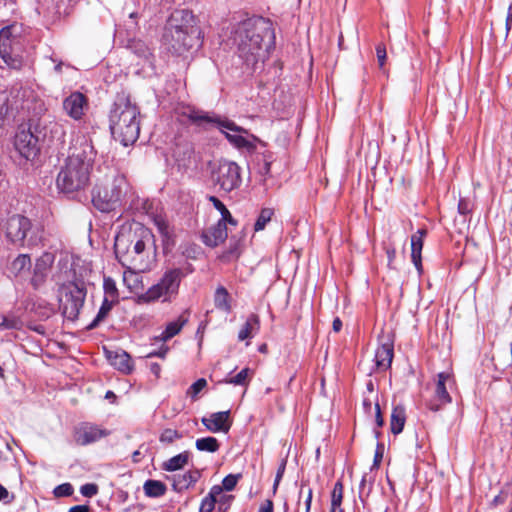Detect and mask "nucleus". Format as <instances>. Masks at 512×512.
Listing matches in <instances>:
<instances>
[{
  "mask_svg": "<svg viewBox=\"0 0 512 512\" xmlns=\"http://www.w3.org/2000/svg\"><path fill=\"white\" fill-rule=\"evenodd\" d=\"M234 43L247 64L265 61L275 44L271 21L257 17L242 22L235 30Z\"/></svg>",
  "mask_w": 512,
  "mask_h": 512,
  "instance_id": "1",
  "label": "nucleus"
},
{
  "mask_svg": "<svg viewBox=\"0 0 512 512\" xmlns=\"http://www.w3.org/2000/svg\"><path fill=\"white\" fill-rule=\"evenodd\" d=\"M94 157V148L87 140L74 148L58 172L57 189L64 194L84 190L90 183Z\"/></svg>",
  "mask_w": 512,
  "mask_h": 512,
  "instance_id": "2",
  "label": "nucleus"
},
{
  "mask_svg": "<svg viewBox=\"0 0 512 512\" xmlns=\"http://www.w3.org/2000/svg\"><path fill=\"white\" fill-rule=\"evenodd\" d=\"M109 127L113 138L123 146L134 144L140 134V110L130 98L118 95L109 114Z\"/></svg>",
  "mask_w": 512,
  "mask_h": 512,
  "instance_id": "3",
  "label": "nucleus"
},
{
  "mask_svg": "<svg viewBox=\"0 0 512 512\" xmlns=\"http://www.w3.org/2000/svg\"><path fill=\"white\" fill-rule=\"evenodd\" d=\"M193 15L187 10L175 11L169 18L163 35L168 51L183 56L199 45V31L192 25Z\"/></svg>",
  "mask_w": 512,
  "mask_h": 512,
  "instance_id": "4",
  "label": "nucleus"
},
{
  "mask_svg": "<svg viewBox=\"0 0 512 512\" xmlns=\"http://www.w3.org/2000/svg\"><path fill=\"white\" fill-rule=\"evenodd\" d=\"M128 183L123 175L115 176L111 182L96 186L93 190V205L101 212L114 210L126 194Z\"/></svg>",
  "mask_w": 512,
  "mask_h": 512,
  "instance_id": "5",
  "label": "nucleus"
},
{
  "mask_svg": "<svg viewBox=\"0 0 512 512\" xmlns=\"http://www.w3.org/2000/svg\"><path fill=\"white\" fill-rule=\"evenodd\" d=\"M182 276V271L179 268L167 270L159 282L142 294L139 300L145 303L159 299H162L163 302H171L178 294Z\"/></svg>",
  "mask_w": 512,
  "mask_h": 512,
  "instance_id": "6",
  "label": "nucleus"
},
{
  "mask_svg": "<svg viewBox=\"0 0 512 512\" xmlns=\"http://www.w3.org/2000/svg\"><path fill=\"white\" fill-rule=\"evenodd\" d=\"M20 32L17 24L5 26L0 30V57L5 65L12 69H20L23 64L18 48Z\"/></svg>",
  "mask_w": 512,
  "mask_h": 512,
  "instance_id": "7",
  "label": "nucleus"
},
{
  "mask_svg": "<svg viewBox=\"0 0 512 512\" xmlns=\"http://www.w3.org/2000/svg\"><path fill=\"white\" fill-rule=\"evenodd\" d=\"M32 91L28 88L13 87L5 96L0 106V121L2 125L9 123L22 111L31 109Z\"/></svg>",
  "mask_w": 512,
  "mask_h": 512,
  "instance_id": "8",
  "label": "nucleus"
},
{
  "mask_svg": "<svg viewBox=\"0 0 512 512\" xmlns=\"http://www.w3.org/2000/svg\"><path fill=\"white\" fill-rule=\"evenodd\" d=\"M85 296V289L76 283L69 282L60 287L59 307L65 318L72 321L77 319L84 304Z\"/></svg>",
  "mask_w": 512,
  "mask_h": 512,
  "instance_id": "9",
  "label": "nucleus"
},
{
  "mask_svg": "<svg viewBox=\"0 0 512 512\" xmlns=\"http://www.w3.org/2000/svg\"><path fill=\"white\" fill-rule=\"evenodd\" d=\"M212 126H216L225 134L227 140L237 149L253 152L256 149V143L260 141L256 136L228 119H221L216 116V121Z\"/></svg>",
  "mask_w": 512,
  "mask_h": 512,
  "instance_id": "10",
  "label": "nucleus"
},
{
  "mask_svg": "<svg viewBox=\"0 0 512 512\" xmlns=\"http://www.w3.org/2000/svg\"><path fill=\"white\" fill-rule=\"evenodd\" d=\"M31 228V221L27 217L19 214L8 217L3 224V230L7 240L18 246H34L37 244L36 237L33 235L28 237Z\"/></svg>",
  "mask_w": 512,
  "mask_h": 512,
  "instance_id": "11",
  "label": "nucleus"
},
{
  "mask_svg": "<svg viewBox=\"0 0 512 512\" xmlns=\"http://www.w3.org/2000/svg\"><path fill=\"white\" fill-rule=\"evenodd\" d=\"M212 179L219 188L230 192L241 183L240 167L231 161H222L212 173Z\"/></svg>",
  "mask_w": 512,
  "mask_h": 512,
  "instance_id": "12",
  "label": "nucleus"
},
{
  "mask_svg": "<svg viewBox=\"0 0 512 512\" xmlns=\"http://www.w3.org/2000/svg\"><path fill=\"white\" fill-rule=\"evenodd\" d=\"M176 118L182 124H194L202 128H208L216 121V116L198 110L189 105L179 106L175 110Z\"/></svg>",
  "mask_w": 512,
  "mask_h": 512,
  "instance_id": "13",
  "label": "nucleus"
},
{
  "mask_svg": "<svg viewBox=\"0 0 512 512\" xmlns=\"http://www.w3.org/2000/svg\"><path fill=\"white\" fill-rule=\"evenodd\" d=\"M454 384L453 376L449 372H441L437 375L434 398L429 404V408L438 411L442 406L451 403L452 399L448 392Z\"/></svg>",
  "mask_w": 512,
  "mask_h": 512,
  "instance_id": "14",
  "label": "nucleus"
},
{
  "mask_svg": "<svg viewBox=\"0 0 512 512\" xmlns=\"http://www.w3.org/2000/svg\"><path fill=\"white\" fill-rule=\"evenodd\" d=\"M87 97L80 92H73L63 100V110L74 120H81L88 110Z\"/></svg>",
  "mask_w": 512,
  "mask_h": 512,
  "instance_id": "15",
  "label": "nucleus"
},
{
  "mask_svg": "<svg viewBox=\"0 0 512 512\" xmlns=\"http://www.w3.org/2000/svg\"><path fill=\"white\" fill-rule=\"evenodd\" d=\"M109 435V431L97 425L83 423L75 430V441L80 445H88Z\"/></svg>",
  "mask_w": 512,
  "mask_h": 512,
  "instance_id": "16",
  "label": "nucleus"
},
{
  "mask_svg": "<svg viewBox=\"0 0 512 512\" xmlns=\"http://www.w3.org/2000/svg\"><path fill=\"white\" fill-rule=\"evenodd\" d=\"M15 148L25 159L34 158L38 153L37 139L27 130L19 131L15 136Z\"/></svg>",
  "mask_w": 512,
  "mask_h": 512,
  "instance_id": "17",
  "label": "nucleus"
},
{
  "mask_svg": "<svg viewBox=\"0 0 512 512\" xmlns=\"http://www.w3.org/2000/svg\"><path fill=\"white\" fill-rule=\"evenodd\" d=\"M230 411L215 412L201 419L202 424L212 433H227L231 427Z\"/></svg>",
  "mask_w": 512,
  "mask_h": 512,
  "instance_id": "18",
  "label": "nucleus"
},
{
  "mask_svg": "<svg viewBox=\"0 0 512 512\" xmlns=\"http://www.w3.org/2000/svg\"><path fill=\"white\" fill-rule=\"evenodd\" d=\"M55 256L50 252L43 253L37 260L34 266V273L31 283L35 288H38L44 282L51 266L53 265Z\"/></svg>",
  "mask_w": 512,
  "mask_h": 512,
  "instance_id": "19",
  "label": "nucleus"
},
{
  "mask_svg": "<svg viewBox=\"0 0 512 512\" xmlns=\"http://www.w3.org/2000/svg\"><path fill=\"white\" fill-rule=\"evenodd\" d=\"M105 355L109 363L124 374H129L133 370V363L130 355L124 350H107Z\"/></svg>",
  "mask_w": 512,
  "mask_h": 512,
  "instance_id": "20",
  "label": "nucleus"
},
{
  "mask_svg": "<svg viewBox=\"0 0 512 512\" xmlns=\"http://www.w3.org/2000/svg\"><path fill=\"white\" fill-rule=\"evenodd\" d=\"M227 224L224 221H218L216 225L208 229L203 234V241L210 247H216L223 243L228 236Z\"/></svg>",
  "mask_w": 512,
  "mask_h": 512,
  "instance_id": "21",
  "label": "nucleus"
},
{
  "mask_svg": "<svg viewBox=\"0 0 512 512\" xmlns=\"http://www.w3.org/2000/svg\"><path fill=\"white\" fill-rule=\"evenodd\" d=\"M426 234V229H419L411 236V260L419 273L422 271L421 253Z\"/></svg>",
  "mask_w": 512,
  "mask_h": 512,
  "instance_id": "22",
  "label": "nucleus"
},
{
  "mask_svg": "<svg viewBox=\"0 0 512 512\" xmlns=\"http://www.w3.org/2000/svg\"><path fill=\"white\" fill-rule=\"evenodd\" d=\"M393 359V344L386 342L379 346L375 352V364L378 369L386 370L391 366Z\"/></svg>",
  "mask_w": 512,
  "mask_h": 512,
  "instance_id": "23",
  "label": "nucleus"
},
{
  "mask_svg": "<svg viewBox=\"0 0 512 512\" xmlns=\"http://www.w3.org/2000/svg\"><path fill=\"white\" fill-rule=\"evenodd\" d=\"M260 329V319L256 314H250L238 332V340L245 341L252 339Z\"/></svg>",
  "mask_w": 512,
  "mask_h": 512,
  "instance_id": "24",
  "label": "nucleus"
},
{
  "mask_svg": "<svg viewBox=\"0 0 512 512\" xmlns=\"http://www.w3.org/2000/svg\"><path fill=\"white\" fill-rule=\"evenodd\" d=\"M134 238L135 242L133 244L132 252L136 256L140 257L144 253L146 245L151 243L152 234L148 229L138 227L135 231Z\"/></svg>",
  "mask_w": 512,
  "mask_h": 512,
  "instance_id": "25",
  "label": "nucleus"
},
{
  "mask_svg": "<svg viewBox=\"0 0 512 512\" xmlns=\"http://www.w3.org/2000/svg\"><path fill=\"white\" fill-rule=\"evenodd\" d=\"M188 322V316L183 313L176 320L169 322L161 335L157 337L160 341L166 342L177 335Z\"/></svg>",
  "mask_w": 512,
  "mask_h": 512,
  "instance_id": "26",
  "label": "nucleus"
},
{
  "mask_svg": "<svg viewBox=\"0 0 512 512\" xmlns=\"http://www.w3.org/2000/svg\"><path fill=\"white\" fill-rule=\"evenodd\" d=\"M406 422V413L403 406H396L393 408L390 419V429L395 435L403 431Z\"/></svg>",
  "mask_w": 512,
  "mask_h": 512,
  "instance_id": "27",
  "label": "nucleus"
},
{
  "mask_svg": "<svg viewBox=\"0 0 512 512\" xmlns=\"http://www.w3.org/2000/svg\"><path fill=\"white\" fill-rule=\"evenodd\" d=\"M30 268V256L28 254H20L12 261L9 270L14 276H20L29 272Z\"/></svg>",
  "mask_w": 512,
  "mask_h": 512,
  "instance_id": "28",
  "label": "nucleus"
},
{
  "mask_svg": "<svg viewBox=\"0 0 512 512\" xmlns=\"http://www.w3.org/2000/svg\"><path fill=\"white\" fill-rule=\"evenodd\" d=\"M218 496L226 497L222 494V488L215 485L211 488L209 494L202 500L199 512H213Z\"/></svg>",
  "mask_w": 512,
  "mask_h": 512,
  "instance_id": "29",
  "label": "nucleus"
},
{
  "mask_svg": "<svg viewBox=\"0 0 512 512\" xmlns=\"http://www.w3.org/2000/svg\"><path fill=\"white\" fill-rule=\"evenodd\" d=\"M214 305L217 309L225 313H230L232 310L230 295L223 286L218 287L215 291Z\"/></svg>",
  "mask_w": 512,
  "mask_h": 512,
  "instance_id": "30",
  "label": "nucleus"
},
{
  "mask_svg": "<svg viewBox=\"0 0 512 512\" xmlns=\"http://www.w3.org/2000/svg\"><path fill=\"white\" fill-rule=\"evenodd\" d=\"M200 478V472L198 470L187 471L182 475H178L174 480V486L178 490L189 488L195 484Z\"/></svg>",
  "mask_w": 512,
  "mask_h": 512,
  "instance_id": "31",
  "label": "nucleus"
},
{
  "mask_svg": "<svg viewBox=\"0 0 512 512\" xmlns=\"http://www.w3.org/2000/svg\"><path fill=\"white\" fill-rule=\"evenodd\" d=\"M123 284L131 292H138L143 287L141 276L129 267L123 272Z\"/></svg>",
  "mask_w": 512,
  "mask_h": 512,
  "instance_id": "32",
  "label": "nucleus"
},
{
  "mask_svg": "<svg viewBox=\"0 0 512 512\" xmlns=\"http://www.w3.org/2000/svg\"><path fill=\"white\" fill-rule=\"evenodd\" d=\"M189 457V452L185 451L165 461L162 467L166 471L179 470L188 463Z\"/></svg>",
  "mask_w": 512,
  "mask_h": 512,
  "instance_id": "33",
  "label": "nucleus"
},
{
  "mask_svg": "<svg viewBox=\"0 0 512 512\" xmlns=\"http://www.w3.org/2000/svg\"><path fill=\"white\" fill-rule=\"evenodd\" d=\"M253 376V371L250 368H244L234 376L227 377L224 382L233 384L235 386H248Z\"/></svg>",
  "mask_w": 512,
  "mask_h": 512,
  "instance_id": "34",
  "label": "nucleus"
},
{
  "mask_svg": "<svg viewBox=\"0 0 512 512\" xmlns=\"http://www.w3.org/2000/svg\"><path fill=\"white\" fill-rule=\"evenodd\" d=\"M154 224L163 237L164 245H173L174 241L168 222L162 216H156L154 217Z\"/></svg>",
  "mask_w": 512,
  "mask_h": 512,
  "instance_id": "35",
  "label": "nucleus"
},
{
  "mask_svg": "<svg viewBox=\"0 0 512 512\" xmlns=\"http://www.w3.org/2000/svg\"><path fill=\"white\" fill-rule=\"evenodd\" d=\"M195 446L199 451L214 453L219 450L220 444L215 437L209 436L197 439Z\"/></svg>",
  "mask_w": 512,
  "mask_h": 512,
  "instance_id": "36",
  "label": "nucleus"
},
{
  "mask_svg": "<svg viewBox=\"0 0 512 512\" xmlns=\"http://www.w3.org/2000/svg\"><path fill=\"white\" fill-rule=\"evenodd\" d=\"M143 488L145 494L149 497H159L166 492L165 484L157 480H147Z\"/></svg>",
  "mask_w": 512,
  "mask_h": 512,
  "instance_id": "37",
  "label": "nucleus"
},
{
  "mask_svg": "<svg viewBox=\"0 0 512 512\" xmlns=\"http://www.w3.org/2000/svg\"><path fill=\"white\" fill-rule=\"evenodd\" d=\"M209 200L212 202L213 206L221 213V219L219 221H224V223L236 226V220L232 217L226 206L217 197L210 196Z\"/></svg>",
  "mask_w": 512,
  "mask_h": 512,
  "instance_id": "38",
  "label": "nucleus"
},
{
  "mask_svg": "<svg viewBox=\"0 0 512 512\" xmlns=\"http://www.w3.org/2000/svg\"><path fill=\"white\" fill-rule=\"evenodd\" d=\"M343 491H344L343 483L339 480L335 483L333 490L331 492V511L330 512H336L337 509L342 505Z\"/></svg>",
  "mask_w": 512,
  "mask_h": 512,
  "instance_id": "39",
  "label": "nucleus"
},
{
  "mask_svg": "<svg viewBox=\"0 0 512 512\" xmlns=\"http://www.w3.org/2000/svg\"><path fill=\"white\" fill-rule=\"evenodd\" d=\"M118 301H112L111 299H108V298H104L103 299V302H102V305L95 317V319L93 320V322L90 324V328H94L95 326H97V324L99 322H101L102 320L105 319V317L109 314V312L111 311V309L113 308L114 304L117 303Z\"/></svg>",
  "mask_w": 512,
  "mask_h": 512,
  "instance_id": "40",
  "label": "nucleus"
},
{
  "mask_svg": "<svg viewBox=\"0 0 512 512\" xmlns=\"http://www.w3.org/2000/svg\"><path fill=\"white\" fill-rule=\"evenodd\" d=\"M46 130L50 134L51 141L63 142L65 137V129L64 126L58 122H50L48 126H46Z\"/></svg>",
  "mask_w": 512,
  "mask_h": 512,
  "instance_id": "41",
  "label": "nucleus"
},
{
  "mask_svg": "<svg viewBox=\"0 0 512 512\" xmlns=\"http://www.w3.org/2000/svg\"><path fill=\"white\" fill-rule=\"evenodd\" d=\"M23 322L21 318L13 313L3 316L1 320L0 330H9V329H21Z\"/></svg>",
  "mask_w": 512,
  "mask_h": 512,
  "instance_id": "42",
  "label": "nucleus"
},
{
  "mask_svg": "<svg viewBox=\"0 0 512 512\" xmlns=\"http://www.w3.org/2000/svg\"><path fill=\"white\" fill-rule=\"evenodd\" d=\"M103 289L105 293L104 298L111 299L112 301H118L119 293L114 279L111 277H104Z\"/></svg>",
  "mask_w": 512,
  "mask_h": 512,
  "instance_id": "43",
  "label": "nucleus"
},
{
  "mask_svg": "<svg viewBox=\"0 0 512 512\" xmlns=\"http://www.w3.org/2000/svg\"><path fill=\"white\" fill-rule=\"evenodd\" d=\"M131 49L134 51V53L138 57L142 58L144 60V62L151 63L152 53H151L150 49L148 48V46L144 42H142V41L133 42Z\"/></svg>",
  "mask_w": 512,
  "mask_h": 512,
  "instance_id": "44",
  "label": "nucleus"
},
{
  "mask_svg": "<svg viewBox=\"0 0 512 512\" xmlns=\"http://www.w3.org/2000/svg\"><path fill=\"white\" fill-rule=\"evenodd\" d=\"M363 408H364L366 413H371L372 412L373 407H372L371 399L364 398V400H363ZM374 411H375V421H376V424H377L378 427H382L384 425V419L382 417L380 405H379L378 402L375 403Z\"/></svg>",
  "mask_w": 512,
  "mask_h": 512,
  "instance_id": "45",
  "label": "nucleus"
},
{
  "mask_svg": "<svg viewBox=\"0 0 512 512\" xmlns=\"http://www.w3.org/2000/svg\"><path fill=\"white\" fill-rule=\"evenodd\" d=\"M273 214L274 211L271 208H263L254 224V230L256 232L263 230Z\"/></svg>",
  "mask_w": 512,
  "mask_h": 512,
  "instance_id": "46",
  "label": "nucleus"
},
{
  "mask_svg": "<svg viewBox=\"0 0 512 512\" xmlns=\"http://www.w3.org/2000/svg\"><path fill=\"white\" fill-rule=\"evenodd\" d=\"M129 238H130L129 235H127L124 232H121L118 235H116L114 248H115V253H116L117 257L121 253L125 252V250H128L127 243L130 240Z\"/></svg>",
  "mask_w": 512,
  "mask_h": 512,
  "instance_id": "47",
  "label": "nucleus"
},
{
  "mask_svg": "<svg viewBox=\"0 0 512 512\" xmlns=\"http://www.w3.org/2000/svg\"><path fill=\"white\" fill-rule=\"evenodd\" d=\"M207 386V381L204 378L198 379L187 390V395L192 399H196L198 394Z\"/></svg>",
  "mask_w": 512,
  "mask_h": 512,
  "instance_id": "48",
  "label": "nucleus"
},
{
  "mask_svg": "<svg viewBox=\"0 0 512 512\" xmlns=\"http://www.w3.org/2000/svg\"><path fill=\"white\" fill-rule=\"evenodd\" d=\"M73 493V487L70 483H63L61 485H58L54 489V495L56 497H67L72 495Z\"/></svg>",
  "mask_w": 512,
  "mask_h": 512,
  "instance_id": "49",
  "label": "nucleus"
},
{
  "mask_svg": "<svg viewBox=\"0 0 512 512\" xmlns=\"http://www.w3.org/2000/svg\"><path fill=\"white\" fill-rule=\"evenodd\" d=\"M239 475H233V474H229L227 475L223 481H222V486H220L223 489H225L226 491H232L237 482H238V479H239Z\"/></svg>",
  "mask_w": 512,
  "mask_h": 512,
  "instance_id": "50",
  "label": "nucleus"
},
{
  "mask_svg": "<svg viewBox=\"0 0 512 512\" xmlns=\"http://www.w3.org/2000/svg\"><path fill=\"white\" fill-rule=\"evenodd\" d=\"M180 438V435L178 434V432L176 430H173V429H166L165 431H163V433L161 434L160 436V441L161 442H167V443H171L173 442L175 439H178Z\"/></svg>",
  "mask_w": 512,
  "mask_h": 512,
  "instance_id": "51",
  "label": "nucleus"
},
{
  "mask_svg": "<svg viewBox=\"0 0 512 512\" xmlns=\"http://www.w3.org/2000/svg\"><path fill=\"white\" fill-rule=\"evenodd\" d=\"M80 492L85 497H93L98 493V486L93 483H87L81 487Z\"/></svg>",
  "mask_w": 512,
  "mask_h": 512,
  "instance_id": "52",
  "label": "nucleus"
},
{
  "mask_svg": "<svg viewBox=\"0 0 512 512\" xmlns=\"http://www.w3.org/2000/svg\"><path fill=\"white\" fill-rule=\"evenodd\" d=\"M285 466H286V462H282L277 470L276 477H275L274 484H273V494H276L279 483H280V481L283 477L284 471H285Z\"/></svg>",
  "mask_w": 512,
  "mask_h": 512,
  "instance_id": "53",
  "label": "nucleus"
},
{
  "mask_svg": "<svg viewBox=\"0 0 512 512\" xmlns=\"http://www.w3.org/2000/svg\"><path fill=\"white\" fill-rule=\"evenodd\" d=\"M376 54H377V59H378L379 67L383 68V66L385 64V60H386V48H385V46L382 45V44L377 45V47H376Z\"/></svg>",
  "mask_w": 512,
  "mask_h": 512,
  "instance_id": "54",
  "label": "nucleus"
},
{
  "mask_svg": "<svg viewBox=\"0 0 512 512\" xmlns=\"http://www.w3.org/2000/svg\"><path fill=\"white\" fill-rule=\"evenodd\" d=\"M258 512H274V504L271 499L265 500L259 507Z\"/></svg>",
  "mask_w": 512,
  "mask_h": 512,
  "instance_id": "55",
  "label": "nucleus"
},
{
  "mask_svg": "<svg viewBox=\"0 0 512 512\" xmlns=\"http://www.w3.org/2000/svg\"><path fill=\"white\" fill-rule=\"evenodd\" d=\"M458 211L460 214L465 215L470 212L469 203L465 199H460L458 203Z\"/></svg>",
  "mask_w": 512,
  "mask_h": 512,
  "instance_id": "56",
  "label": "nucleus"
},
{
  "mask_svg": "<svg viewBox=\"0 0 512 512\" xmlns=\"http://www.w3.org/2000/svg\"><path fill=\"white\" fill-rule=\"evenodd\" d=\"M14 499L13 496H10L8 490L0 484V501H5L6 503L11 502Z\"/></svg>",
  "mask_w": 512,
  "mask_h": 512,
  "instance_id": "57",
  "label": "nucleus"
},
{
  "mask_svg": "<svg viewBox=\"0 0 512 512\" xmlns=\"http://www.w3.org/2000/svg\"><path fill=\"white\" fill-rule=\"evenodd\" d=\"M198 253V247L196 245H190L187 248H182V254L187 257H195Z\"/></svg>",
  "mask_w": 512,
  "mask_h": 512,
  "instance_id": "58",
  "label": "nucleus"
},
{
  "mask_svg": "<svg viewBox=\"0 0 512 512\" xmlns=\"http://www.w3.org/2000/svg\"><path fill=\"white\" fill-rule=\"evenodd\" d=\"M387 259H388V267L392 268V264L396 257V250L393 247H387L386 249Z\"/></svg>",
  "mask_w": 512,
  "mask_h": 512,
  "instance_id": "59",
  "label": "nucleus"
},
{
  "mask_svg": "<svg viewBox=\"0 0 512 512\" xmlns=\"http://www.w3.org/2000/svg\"><path fill=\"white\" fill-rule=\"evenodd\" d=\"M3 2V6L7 9L9 13H14L16 10V0H0Z\"/></svg>",
  "mask_w": 512,
  "mask_h": 512,
  "instance_id": "60",
  "label": "nucleus"
},
{
  "mask_svg": "<svg viewBox=\"0 0 512 512\" xmlns=\"http://www.w3.org/2000/svg\"><path fill=\"white\" fill-rule=\"evenodd\" d=\"M312 498H313V490L311 488H308L307 496H306V499H305V512H310L311 504H312Z\"/></svg>",
  "mask_w": 512,
  "mask_h": 512,
  "instance_id": "61",
  "label": "nucleus"
},
{
  "mask_svg": "<svg viewBox=\"0 0 512 512\" xmlns=\"http://www.w3.org/2000/svg\"><path fill=\"white\" fill-rule=\"evenodd\" d=\"M512 28V4L508 8L507 17H506V29L507 32Z\"/></svg>",
  "mask_w": 512,
  "mask_h": 512,
  "instance_id": "62",
  "label": "nucleus"
},
{
  "mask_svg": "<svg viewBox=\"0 0 512 512\" xmlns=\"http://www.w3.org/2000/svg\"><path fill=\"white\" fill-rule=\"evenodd\" d=\"M68 512H90V509L87 505H76L71 507Z\"/></svg>",
  "mask_w": 512,
  "mask_h": 512,
  "instance_id": "63",
  "label": "nucleus"
},
{
  "mask_svg": "<svg viewBox=\"0 0 512 512\" xmlns=\"http://www.w3.org/2000/svg\"><path fill=\"white\" fill-rule=\"evenodd\" d=\"M332 328L335 332H339L342 328V321L340 320V318L336 317L334 320H333V323H332Z\"/></svg>",
  "mask_w": 512,
  "mask_h": 512,
  "instance_id": "64",
  "label": "nucleus"
}]
</instances>
